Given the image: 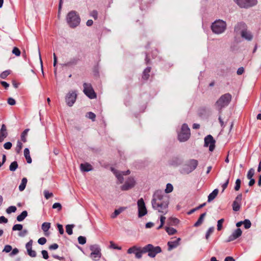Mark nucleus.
Segmentation results:
<instances>
[{
	"mask_svg": "<svg viewBox=\"0 0 261 261\" xmlns=\"http://www.w3.org/2000/svg\"><path fill=\"white\" fill-rule=\"evenodd\" d=\"M151 204L154 210L164 215L168 212L169 199L161 190L156 191L153 195Z\"/></svg>",
	"mask_w": 261,
	"mask_h": 261,
	"instance_id": "nucleus-1",
	"label": "nucleus"
},
{
	"mask_svg": "<svg viewBox=\"0 0 261 261\" xmlns=\"http://www.w3.org/2000/svg\"><path fill=\"white\" fill-rule=\"evenodd\" d=\"M234 32L240 34L243 39L247 41H251L253 39L252 34L248 30L246 24L244 22L238 23L234 27Z\"/></svg>",
	"mask_w": 261,
	"mask_h": 261,
	"instance_id": "nucleus-2",
	"label": "nucleus"
},
{
	"mask_svg": "<svg viewBox=\"0 0 261 261\" xmlns=\"http://www.w3.org/2000/svg\"><path fill=\"white\" fill-rule=\"evenodd\" d=\"M66 21L70 28H75L80 24L81 19L76 11H71L67 15Z\"/></svg>",
	"mask_w": 261,
	"mask_h": 261,
	"instance_id": "nucleus-3",
	"label": "nucleus"
},
{
	"mask_svg": "<svg viewBox=\"0 0 261 261\" xmlns=\"http://www.w3.org/2000/svg\"><path fill=\"white\" fill-rule=\"evenodd\" d=\"M227 24L225 21L221 19H218L212 23L211 29L215 34H221L223 33L226 29Z\"/></svg>",
	"mask_w": 261,
	"mask_h": 261,
	"instance_id": "nucleus-4",
	"label": "nucleus"
},
{
	"mask_svg": "<svg viewBox=\"0 0 261 261\" xmlns=\"http://www.w3.org/2000/svg\"><path fill=\"white\" fill-rule=\"evenodd\" d=\"M231 95L229 93H226L222 95L216 102V108L219 111H221L223 108L229 105L231 100Z\"/></svg>",
	"mask_w": 261,
	"mask_h": 261,
	"instance_id": "nucleus-5",
	"label": "nucleus"
},
{
	"mask_svg": "<svg viewBox=\"0 0 261 261\" xmlns=\"http://www.w3.org/2000/svg\"><path fill=\"white\" fill-rule=\"evenodd\" d=\"M198 164L197 160L194 159L190 160L182 166L180 172L183 174H188L196 168Z\"/></svg>",
	"mask_w": 261,
	"mask_h": 261,
	"instance_id": "nucleus-6",
	"label": "nucleus"
},
{
	"mask_svg": "<svg viewBox=\"0 0 261 261\" xmlns=\"http://www.w3.org/2000/svg\"><path fill=\"white\" fill-rule=\"evenodd\" d=\"M190 129L187 124H182L181 131L178 135V138L180 142L187 141L190 137Z\"/></svg>",
	"mask_w": 261,
	"mask_h": 261,
	"instance_id": "nucleus-7",
	"label": "nucleus"
},
{
	"mask_svg": "<svg viewBox=\"0 0 261 261\" xmlns=\"http://www.w3.org/2000/svg\"><path fill=\"white\" fill-rule=\"evenodd\" d=\"M145 246L141 247L137 245H134L130 247L127 250L128 254H134L135 257L137 259H140L142 257L143 254L145 253Z\"/></svg>",
	"mask_w": 261,
	"mask_h": 261,
	"instance_id": "nucleus-8",
	"label": "nucleus"
},
{
	"mask_svg": "<svg viewBox=\"0 0 261 261\" xmlns=\"http://www.w3.org/2000/svg\"><path fill=\"white\" fill-rule=\"evenodd\" d=\"M90 249L91 251L90 255V257L93 260H98L101 256V249L99 246L97 244L91 245Z\"/></svg>",
	"mask_w": 261,
	"mask_h": 261,
	"instance_id": "nucleus-9",
	"label": "nucleus"
},
{
	"mask_svg": "<svg viewBox=\"0 0 261 261\" xmlns=\"http://www.w3.org/2000/svg\"><path fill=\"white\" fill-rule=\"evenodd\" d=\"M145 253L148 252V255L150 257H154L156 254L161 252L160 247H154L151 244H148L145 246Z\"/></svg>",
	"mask_w": 261,
	"mask_h": 261,
	"instance_id": "nucleus-10",
	"label": "nucleus"
},
{
	"mask_svg": "<svg viewBox=\"0 0 261 261\" xmlns=\"http://www.w3.org/2000/svg\"><path fill=\"white\" fill-rule=\"evenodd\" d=\"M237 5L242 8H249L255 6L257 3V0H234Z\"/></svg>",
	"mask_w": 261,
	"mask_h": 261,
	"instance_id": "nucleus-11",
	"label": "nucleus"
},
{
	"mask_svg": "<svg viewBox=\"0 0 261 261\" xmlns=\"http://www.w3.org/2000/svg\"><path fill=\"white\" fill-rule=\"evenodd\" d=\"M77 98V93L75 90H71L66 94L65 101L69 107H72L75 103Z\"/></svg>",
	"mask_w": 261,
	"mask_h": 261,
	"instance_id": "nucleus-12",
	"label": "nucleus"
},
{
	"mask_svg": "<svg viewBox=\"0 0 261 261\" xmlns=\"http://www.w3.org/2000/svg\"><path fill=\"white\" fill-rule=\"evenodd\" d=\"M83 92L90 99L96 98V95L90 84L84 83L83 84Z\"/></svg>",
	"mask_w": 261,
	"mask_h": 261,
	"instance_id": "nucleus-13",
	"label": "nucleus"
},
{
	"mask_svg": "<svg viewBox=\"0 0 261 261\" xmlns=\"http://www.w3.org/2000/svg\"><path fill=\"white\" fill-rule=\"evenodd\" d=\"M137 205L138 208V217L141 218L146 215L147 213L145 204L143 198H140L138 200Z\"/></svg>",
	"mask_w": 261,
	"mask_h": 261,
	"instance_id": "nucleus-14",
	"label": "nucleus"
},
{
	"mask_svg": "<svg viewBox=\"0 0 261 261\" xmlns=\"http://www.w3.org/2000/svg\"><path fill=\"white\" fill-rule=\"evenodd\" d=\"M215 142V140L211 135L206 136L204 138V146H209V150L210 151H213L214 150Z\"/></svg>",
	"mask_w": 261,
	"mask_h": 261,
	"instance_id": "nucleus-15",
	"label": "nucleus"
},
{
	"mask_svg": "<svg viewBox=\"0 0 261 261\" xmlns=\"http://www.w3.org/2000/svg\"><path fill=\"white\" fill-rule=\"evenodd\" d=\"M111 170L113 172V173L115 174L117 179L120 183H122L123 181V175H127L130 173V171L129 170H127L126 171L120 172L117 171L114 168H112Z\"/></svg>",
	"mask_w": 261,
	"mask_h": 261,
	"instance_id": "nucleus-16",
	"label": "nucleus"
},
{
	"mask_svg": "<svg viewBox=\"0 0 261 261\" xmlns=\"http://www.w3.org/2000/svg\"><path fill=\"white\" fill-rule=\"evenodd\" d=\"M242 199V194H239L236 198L232 203V209L235 212L240 211L241 207V203Z\"/></svg>",
	"mask_w": 261,
	"mask_h": 261,
	"instance_id": "nucleus-17",
	"label": "nucleus"
},
{
	"mask_svg": "<svg viewBox=\"0 0 261 261\" xmlns=\"http://www.w3.org/2000/svg\"><path fill=\"white\" fill-rule=\"evenodd\" d=\"M135 185V181L133 178L130 177L126 181L125 183L121 186V189L124 191L128 190L132 188Z\"/></svg>",
	"mask_w": 261,
	"mask_h": 261,
	"instance_id": "nucleus-18",
	"label": "nucleus"
},
{
	"mask_svg": "<svg viewBox=\"0 0 261 261\" xmlns=\"http://www.w3.org/2000/svg\"><path fill=\"white\" fill-rule=\"evenodd\" d=\"M242 233V231L240 228L236 229L232 234L228 237L227 242H231L238 238H239Z\"/></svg>",
	"mask_w": 261,
	"mask_h": 261,
	"instance_id": "nucleus-19",
	"label": "nucleus"
},
{
	"mask_svg": "<svg viewBox=\"0 0 261 261\" xmlns=\"http://www.w3.org/2000/svg\"><path fill=\"white\" fill-rule=\"evenodd\" d=\"M8 133L7 131V128L5 124H3L0 129V142L4 141V139L7 137Z\"/></svg>",
	"mask_w": 261,
	"mask_h": 261,
	"instance_id": "nucleus-20",
	"label": "nucleus"
},
{
	"mask_svg": "<svg viewBox=\"0 0 261 261\" xmlns=\"http://www.w3.org/2000/svg\"><path fill=\"white\" fill-rule=\"evenodd\" d=\"M180 241V238L177 239L174 241H169L168 242V250L169 251H171L174 248H175L177 247L179 245V242Z\"/></svg>",
	"mask_w": 261,
	"mask_h": 261,
	"instance_id": "nucleus-21",
	"label": "nucleus"
},
{
	"mask_svg": "<svg viewBox=\"0 0 261 261\" xmlns=\"http://www.w3.org/2000/svg\"><path fill=\"white\" fill-rule=\"evenodd\" d=\"M80 168L82 171L84 172H88L93 169L92 166L89 163L81 164Z\"/></svg>",
	"mask_w": 261,
	"mask_h": 261,
	"instance_id": "nucleus-22",
	"label": "nucleus"
},
{
	"mask_svg": "<svg viewBox=\"0 0 261 261\" xmlns=\"http://www.w3.org/2000/svg\"><path fill=\"white\" fill-rule=\"evenodd\" d=\"M218 192V190L216 189L211 193H210L208 196L207 201L210 202L213 200L217 196Z\"/></svg>",
	"mask_w": 261,
	"mask_h": 261,
	"instance_id": "nucleus-23",
	"label": "nucleus"
},
{
	"mask_svg": "<svg viewBox=\"0 0 261 261\" xmlns=\"http://www.w3.org/2000/svg\"><path fill=\"white\" fill-rule=\"evenodd\" d=\"M205 216H206V213H204L202 214L200 216L197 221L194 224V226L195 227H198V226H200L202 223Z\"/></svg>",
	"mask_w": 261,
	"mask_h": 261,
	"instance_id": "nucleus-24",
	"label": "nucleus"
},
{
	"mask_svg": "<svg viewBox=\"0 0 261 261\" xmlns=\"http://www.w3.org/2000/svg\"><path fill=\"white\" fill-rule=\"evenodd\" d=\"M179 220L175 218H170L168 219L167 224L168 225L176 226L179 223Z\"/></svg>",
	"mask_w": 261,
	"mask_h": 261,
	"instance_id": "nucleus-25",
	"label": "nucleus"
},
{
	"mask_svg": "<svg viewBox=\"0 0 261 261\" xmlns=\"http://www.w3.org/2000/svg\"><path fill=\"white\" fill-rule=\"evenodd\" d=\"M24 155L25 158L28 163L30 164L32 163V159L30 155V150L28 148H25L24 150Z\"/></svg>",
	"mask_w": 261,
	"mask_h": 261,
	"instance_id": "nucleus-26",
	"label": "nucleus"
},
{
	"mask_svg": "<svg viewBox=\"0 0 261 261\" xmlns=\"http://www.w3.org/2000/svg\"><path fill=\"white\" fill-rule=\"evenodd\" d=\"M27 211H24L20 215L17 216L16 219L18 221L21 222L27 217Z\"/></svg>",
	"mask_w": 261,
	"mask_h": 261,
	"instance_id": "nucleus-27",
	"label": "nucleus"
},
{
	"mask_svg": "<svg viewBox=\"0 0 261 261\" xmlns=\"http://www.w3.org/2000/svg\"><path fill=\"white\" fill-rule=\"evenodd\" d=\"M50 227V223L49 222H44L41 226V228L44 231L45 235H47V232Z\"/></svg>",
	"mask_w": 261,
	"mask_h": 261,
	"instance_id": "nucleus-28",
	"label": "nucleus"
},
{
	"mask_svg": "<svg viewBox=\"0 0 261 261\" xmlns=\"http://www.w3.org/2000/svg\"><path fill=\"white\" fill-rule=\"evenodd\" d=\"M125 209V207H121L117 210H115L114 212L112 214L111 217L112 218H115L118 215L122 212Z\"/></svg>",
	"mask_w": 261,
	"mask_h": 261,
	"instance_id": "nucleus-29",
	"label": "nucleus"
},
{
	"mask_svg": "<svg viewBox=\"0 0 261 261\" xmlns=\"http://www.w3.org/2000/svg\"><path fill=\"white\" fill-rule=\"evenodd\" d=\"M151 68L150 67H147L145 69H144L142 77L144 80H147L149 77V73L150 72Z\"/></svg>",
	"mask_w": 261,
	"mask_h": 261,
	"instance_id": "nucleus-30",
	"label": "nucleus"
},
{
	"mask_svg": "<svg viewBox=\"0 0 261 261\" xmlns=\"http://www.w3.org/2000/svg\"><path fill=\"white\" fill-rule=\"evenodd\" d=\"M27 183V179L26 178H23L21 180L20 185L19 186V190L20 191H22L24 190Z\"/></svg>",
	"mask_w": 261,
	"mask_h": 261,
	"instance_id": "nucleus-31",
	"label": "nucleus"
},
{
	"mask_svg": "<svg viewBox=\"0 0 261 261\" xmlns=\"http://www.w3.org/2000/svg\"><path fill=\"white\" fill-rule=\"evenodd\" d=\"M165 230L169 235H173L177 232L175 229L168 226L165 227Z\"/></svg>",
	"mask_w": 261,
	"mask_h": 261,
	"instance_id": "nucleus-32",
	"label": "nucleus"
},
{
	"mask_svg": "<svg viewBox=\"0 0 261 261\" xmlns=\"http://www.w3.org/2000/svg\"><path fill=\"white\" fill-rule=\"evenodd\" d=\"M18 166L17 162L16 161H14L11 163L9 166V170L11 171H15L18 168Z\"/></svg>",
	"mask_w": 261,
	"mask_h": 261,
	"instance_id": "nucleus-33",
	"label": "nucleus"
},
{
	"mask_svg": "<svg viewBox=\"0 0 261 261\" xmlns=\"http://www.w3.org/2000/svg\"><path fill=\"white\" fill-rule=\"evenodd\" d=\"M74 227L73 224H68L66 226V231L69 235L72 234V229Z\"/></svg>",
	"mask_w": 261,
	"mask_h": 261,
	"instance_id": "nucleus-34",
	"label": "nucleus"
},
{
	"mask_svg": "<svg viewBox=\"0 0 261 261\" xmlns=\"http://www.w3.org/2000/svg\"><path fill=\"white\" fill-rule=\"evenodd\" d=\"M29 131V129H25L21 134V139L23 142H25L27 141L26 136H27Z\"/></svg>",
	"mask_w": 261,
	"mask_h": 261,
	"instance_id": "nucleus-35",
	"label": "nucleus"
},
{
	"mask_svg": "<svg viewBox=\"0 0 261 261\" xmlns=\"http://www.w3.org/2000/svg\"><path fill=\"white\" fill-rule=\"evenodd\" d=\"M33 241L30 240L26 244L25 247L27 250L28 253L29 254L32 250Z\"/></svg>",
	"mask_w": 261,
	"mask_h": 261,
	"instance_id": "nucleus-36",
	"label": "nucleus"
},
{
	"mask_svg": "<svg viewBox=\"0 0 261 261\" xmlns=\"http://www.w3.org/2000/svg\"><path fill=\"white\" fill-rule=\"evenodd\" d=\"M22 228H23V226L22 224H15L14 225H13V226L12 227V230L13 231H16V230L21 231V230H22Z\"/></svg>",
	"mask_w": 261,
	"mask_h": 261,
	"instance_id": "nucleus-37",
	"label": "nucleus"
},
{
	"mask_svg": "<svg viewBox=\"0 0 261 261\" xmlns=\"http://www.w3.org/2000/svg\"><path fill=\"white\" fill-rule=\"evenodd\" d=\"M173 187L171 184H167L166 185V188L165 190V192L166 193H169L173 191Z\"/></svg>",
	"mask_w": 261,
	"mask_h": 261,
	"instance_id": "nucleus-38",
	"label": "nucleus"
},
{
	"mask_svg": "<svg viewBox=\"0 0 261 261\" xmlns=\"http://www.w3.org/2000/svg\"><path fill=\"white\" fill-rule=\"evenodd\" d=\"M10 72L11 71L9 70H5V71H3L0 74L1 78H2V79H6L7 77V76H8L10 74Z\"/></svg>",
	"mask_w": 261,
	"mask_h": 261,
	"instance_id": "nucleus-39",
	"label": "nucleus"
},
{
	"mask_svg": "<svg viewBox=\"0 0 261 261\" xmlns=\"http://www.w3.org/2000/svg\"><path fill=\"white\" fill-rule=\"evenodd\" d=\"M16 207L15 206H10L8 207L6 210V212L7 214H11L12 213H14L16 211Z\"/></svg>",
	"mask_w": 261,
	"mask_h": 261,
	"instance_id": "nucleus-40",
	"label": "nucleus"
},
{
	"mask_svg": "<svg viewBox=\"0 0 261 261\" xmlns=\"http://www.w3.org/2000/svg\"><path fill=\"white\" fill-rule=\"evenodd\" d=\"M244 226L246 229L249 228L251 226V222L248 219H246L243 221Z\"/></svg>",
	"mask_w": 261,
	"mask_h": 261,
	"instance_id": "nucleus-41",
	"label": "nucleus"
},
{
	"mask_svg": "<svg viewBox=\"0 0 261 261\" xmlns=\"http://www.w3.org/2000/svg\"><path fill=\"white\" fill-rule=\"evenodd\" d=\"M79 243L81 245H84L86 243V238L85 237L80 236L77 238Z\"/></svg>",
	"mask_w": 261,
	"mask_h": 261,
	"instance_id": "nucleus-42",
	"label": "nucleus"
},
{
	"mask_svg": "<svg viewBox=\"0 0 261 261\" xmlns=\"http://www.w3.org/2000/svg\"><path fill=\"white\" fill-rule=\"evenodd\" d=\"M254 174V170L253 168H251L249 169L247 173V178H253V176Z\"/></svg>",
	"mask_w": 261,
	"mask_h": 261,
	"instance_id": "nucleus-43",
	"label": "nucleus"
},
{
	"mask_svg": "<svg viewBox=\"0 0 261 261\" xmlns=\"http://www.w3.org/2000/svg\"><path fill=\"white\" fill-rule=\"evenodd\" d=\"M224 221V219H221L218 221L217 222V230L220 231L222 228V224Z\"/></svg>",
	"mask_w": 261,
	"mask_h": 261,
	"instance_id": "nucleus-44",
	"label": "nucleus"
},
{
	"mask_svg": "<svg viewBox=\"0 0 261 261\" xmlns=\"http://www.w3.org/2000/svg\"><path fill=\"white\" fill-rule=\"evenodd\" d=\"M86 116L91 119L92 121H94L95 120V118L96 117V115L94 113L91 112H88L87 115H86Z\"/></svg>",
	"mask_w": 261,
	"mask_h": 261,
	"instance_id": "nucleus-45",
	"label": "nucleus"
},
{
	"mask_svg": "<svg viewBox=\"0 0 261 261\" xmlns=\"http://www.w3.org/2000/svg\"><path fill=\"white\" fill-rule=\"evenodd\" d=\"M22 147V144L19 141H18L17 142V145L16 147V151L17 153H19L21 148Z\"/></svg>",
	"mask_w": 261,
	"mask_h": 261,
	"instance_id": "nucleus-46",
	"label": "nucleus"
},
{
	"mask_svg": "<svg viewBox=\"0 0 261 261\" xmlns=\"http://www.w3.org/2000/svg\"><path fill=\"white\" fill-rule=\"evenodd\" d=\"M214 228L213 227H210L206 232L205 238L207 240L213 232Z\"/></svg>",
	"mask_w": 261,
	"mask_h": 261,
	"instance_id": "nucleus-47",
	"label": "nucleus"
},
{
	"mask_svg": "<svg viewBox=\"0 0 261 261\" xmlns=\"http://www.w3.org/2000/svg\"><path fill=\"white\" fill-rule=\"evenodd\" d=\"M110 248L114 249H117V250H121V247L117 246L113 241H110Z\"/></svg>",
	"mask_w": 261,
	"mask_h": 261,
	"instance_id": "nucleus-48",
	"label": "nucleus"
},
{
	"mask_svg": "<svg viewBox=\"0 0 261 261\" xmlns=\"http://www.w3.org/2000/svg\"><path fill=\"white\" fill-rule=\"evenodd\" d=\"M241 181L240 179H237L236 181V186L234 187V190L236 191H238L240 188V186H241Z\"/></svg>",
	"mask_w": 261,
	"mask_h": 261,
	"instance_id": "nucleus-49",
	"label": "nucleus"
},
{
	"mask_svg": "<svg viewBox=\"0 0 261 261\" xmlns=\"http://www.w3.org/2000/svg\"><path fill=\"white\" fill-rule=\"evenodd\" d=\"M12 250V247L11 245H7L5 246L3 251V252H6V253H9L10 252L11 250Z\"/></svg>",
	"mask_w": 261,
	"mask_h": 261,
	"instance_id": "nucleus-50",
	"label": "nucleus"
},
{
	"mask_svg": "<svg viewBox=\"0 0 261 261\" xmlns=\"http://www.w3.org/2000/svg\"><path fill=\"white\" fill-rule=\"evenodd\" d=\"M12 53L16 56H19L20 55V51L17 47H15L12 50Z\"/></svg>",
	"mask_w": 261,
	"mask_h": 261,
	"instance_id": "nucleus-51",
	"label": "nucleus"
},
{
	"mask_svg": "<svg viewBox=\"0 0 261 261\" xmlns=\"http://www.w3.org/2000/svg\"><path fill=\"white\" fill-rule=\"evenodd\" d=\"M44 197L46 199H49L53 196L52 193L49 192L48 191L45 190L44 191Z\"/></svg>",
	"mask_w": 261,
	"mask_h": 261,
	"instance_id": "nucleus-52",
	"label": "nucleus"
},
{
	"mask_svg": "<svg viewBox=\"0 0 261 261\" xmlns=\"http://www.w3.org/2000/svg\"><path fill=\"white\" fill-rule=\"evenodd\" d=\"M28 233V231L27 229H23L21 230L19 233L18 236L20 237H25Z\"/></svg>",
	"mask_w": 261,
	"mask_h": 261,
	"instance_id": "nucleus-53",
	"label": "nucleus"
},
{
	"mask_svg": "<svg viewBox=\"0 0 261 261\" xmlns=\"http://www.w3.org/2000/svg\"><path fill=\"white\" fill-rule=\"evenodd\" d=\"M229 177H228L225 182L222 185V192H223L224 191V190L227 188V187L228 186V185L229 184Z\"/></svg>",
	"mask_w": 261,
	"mask_h": 261,
	"instance_id": "nucleus-54",
	"label": "nucleus"
},
{
	"mask_svg": "<svg viewBox=\"0 0 261 261\" xmlns=\"http://www.w3.org/2000/svg\"><path fill=\"white\" fill-rule=\"evenodd\" d=\"M53 208L54 209L58 208V211H60L62 208V205L60 203H55L53 205Z\"/></svg>",
	"mask_w": 261,
	"mask_h": 261,
	"instance_id": "nucleus-55",
	"label": "nucleus"
},
{
	"mask_svg": "<svg viewBox=\"0 0 261 261\" xmlns=\"http://www.w3.org/2000/svg\"><path fill=\"white\" fill-rule=\"evenodd\" d=\"M46 242V239L45 238H40L38 240V243L40 245H44Z\"/></svg>",
	"mask_w": 261,
	"mask_h": 261,
	"instance_id": "nucleus-56",
	"label": "nucleus"
},
{
	"mask_svg": "<svg viewBox=\"0 0 261 261\" xmlns=\"http://www.w3.org/2000/svg\"><path fill=\"white\" fill-rule=\"evenodd\" d=\"M8 103L11 106H14L16 103V101L13 98L10 97L8 99Z\"/></svg>",
	"mask_w": 261,
	"mask_h": 261,
	"instance_id": "nucleus-57",
	"label": "nucleus"
},
{
	"mask_svg": "<svg viewBox=\"0 0 261 261\" xmlns=\"http://www.w3.org/2000/svg\"><path fill=\"white\" fill-rule=\"evenodd\" d=\"M12 143L10 142H6L4 145V147L6 149H10L12 147Z\"/></svg>",
	"mask_w": 261,
	"mask_h": 261,
	"instance_id": "nucleus-58",
	"label": "nucleus"
},
{
	"mask_svg": "<svg viewBox=\"0 0 261 261\" xmlns=\"http://www.w3.org/2000/svg\"><path fill=\"white\" fill-rule=\"evenodd\" d=\"M57 227L58 228L60 233L61 234H63L64 233V229L63 228V226L61 224H58Z\"/></svg>",
	"mask_w": 261,
	"mask_h": 261,
	"instance_id": "nucleus-59",
	"label": "nucleus"
},
{
	"mask_svg": "<svg viewBox=\"0 0 261 261\" xmlns=\"http://www.w3.org/2000/svg\"><path fill=\"white\" fill-rule=\"evenodd\" d=\"M41 253L44 259H47L48 258V255L47 251L43 250L41 251Z\"/></svg>",
	"mask_w": 261,
	"mask_h": 261,
	"instance_id": "nucleus-60",
	"label": "nucleus"
},
{
	"mask_svg": "<svg viewBox=\"0 0 261 261\" xmlns=\"http://www.w3.org/2000/svg\"><path fill=\"white\" fill-rule=\"evenodd\" d=\"M58 247H59L58 245L56 243H54L49 246V249L50 250H56V249H58Z\"/></svg>",
	"mask_w": 261,
	"mask_h": 261,
	"instance_id": "nucleus-61",
	"label": "nucleus"
},
{
	"mask_svg": "<svg viewBox=\"0 0 261 261\" xmlns=\"http://www.w3.org/2000/svg\"><path fill=\"white\" fill-rule=\"evenodd\" d=\"M18 249L15 248L12 250V252L10 254V255L12 256L16 255L18 253Z\"/></svg>",
	"mask_w": 261,
	"mask_h": 261,
	"instance_id": "nucleus-62",
	"label": "nucleus"
},
{
	"mask_svg": "<svg viewBox=\"0 0 261 261\" xmlns=\"http://www.w3.org/2000/svg\"><path fill=\"white\" fill-rule=\"evenodd\" d=\"M91 16L93 17L95 19L97 18L98 13L96 11H93L91 12Z\"/></svg>",
	"mask_w": 261,
	"mask_h": 261,
	"instance_id": "nucleus-63",
	"label": "nucleus"
},
{
	"mask_svg": "<svg viewBox=\"0 0 261 261\" xmlns=\"http://www.w3.org/2000/svg\"><path fill=\"white\" fill-rule=\"evenodd\" d=\"M8 222V219L6 218L4 216L0 217V223H6Z\"/></svg>",
	"mask_w": 261,
	"mask_h": 261,
	"instance_id": "nucleus-64",
	"label": "nucleus"
}]
</instances>
